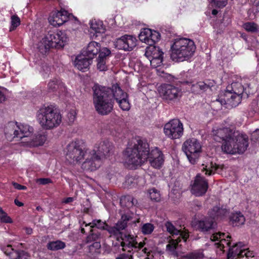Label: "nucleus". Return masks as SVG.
Returning <instances> with one entry per match:
<instances>
[{"label":"nucleus","instance_id":"f257e3e1","mask_svg":"<svg viewBox=\"0 0 259 259\" xmlns=\"http://www.w3.org/2000/svg\"><path fill=\"white\" fill-rule=\"evenodd\" d=\"M214 140L223 142L222 151L227 154H242L248 146V137L235 128L223 127L213 130Z\"/></svg>","mask_w":259,"mask_h":259},{"label":"nucleus","instance_id":"f03ea898","mask_svg":"<svg viewBox=\"0 0 259 259\" xmlns=\"http://www.w3.org/2000/svg\"><path fill=\"white\" fill-rule=\"evenodd\" d=\"M113 149L112 143L108 140L97 144L94 149L90 150L86 160L82 164V168L87 171H94L101 165L103 160Z\"/></svg>","mask_w":259,"mask_h":259},{"label":"nucleus","instance_id":"7ed1b4c3","mask_svg":"<svg viewBox=\"0 0 259 259\" xmlns=\"http://www.w3.org/2000/svg\"><path fill=\"white\" fill-rule=\"evenodd\" d=\"M93 100L96 111L101 115L110 114L113 109L114 100L111 99V92L107 87L95 84L92 88Z\"/></svg>","mask_w":259,"mask_h":259},{"label":"nucleus","instance_id":"20e7f679","mask_svg":"<svg viewBox=\"0 0 259 259\" xmlns=\"http://www.w3.org/2000/svg\"><path fill=\"white\" fill-rule=\"evenodd\" d=\"M37 120L41 128L51 130L58 127L62 122V116L54 105L43 106L37 112Z\"/></svg>","mask_w":259,"mask_h":259},{"label":"nucleus","instance_id":"39448f33","mask_svg":"<svg viewBox=\"0 0 259 259\" xmlns=\"http://www.w3.org/2000/svg\"><path fill=\"white\" fill-rule=\"evenodd\" d=\"M170 49L171 59L179 62L189 60L194 55L196 46L192 40L180 38L175 39Z\"/></svg>","mask_w":259,"mask_h":259},{"label":"nucleus","instance_id":"423d86ee","mask_svg":"<svg viewBox=\"0 0 259 259\" xmlns=\"http://www.w3.org/2000/svg\"><path fill=\"white\" fill-rule=\"evenodd\" d=\"M148 154V144L139 140L133 147L126 149L124 153L125 162L128 165H140L147 160Z\"/></svg>","mask_w":259,"mask_h":259},{"label":"nucleus","instance_id":"0eeeda50","mask_svg":"<svg viewBox=\"0 0 259 259\" xmlns=\"http://www.w3.org/2000/svg\"><path fill=\"white\" fill-rule=\"evenodd\" d=\"M244 92V87L240 83L233 82L231 87H227V90L217 101L221 105H226L227 108L235 107L240 103Z\"/></svg>","mask_w":259,"mask_h":259},{"label":"nucleus","instance_id":"6e6552de","mask_svg":"<svg viewBox=\"0 0 259 259\" xmlns=\"http://www.w3.org/2000/svg\"><path fill=\"white\" fill-rule=\"evenodd\" d=\"M68 40L65 31H50L42 38L38 48L42 53H46L50 48L61 49L64 47Z\"/></svg>","mask_w":259,"mask_h":259},{"label":"nucleus","instance_id":"1a4fd4ad","mask_svg":"<svg viewBox=\"0 0 259 259\" xmlns=\"http://www.w3.org/2000/svg\"><path fill=\"white\" fill-rule=\"evenodd\" d=\"M159 94L163 101L168 104L178 103L183 95L182 89L171 84H164L159 88Z\"/></svg>","mask_w":259,"mask_h":259},{"label":"nucleus","instance_id":"9d476101","mask_svg":"<svg viewBox=\"0 0 259 259\" xmlns=\"http://www.w3.org/2000/svg\"><path fill=\"white\" fill-rule=\"evenodd\" d=\"M182 149L192 164H195L197 161L202 152L201 144L195 138L187 140L183 143Z\"/></svg>","mask_w":259,"mask_h":259},{"label":"nucleus","instance_id":"9b49d317","mask_svg":"<svg viewBox=\"0 0 259 259\" xmlns=\"http://www.w3.org/2000/svg\"><path fill=\"white\" fill-rule=\"evenodd\" d=\"M66 159L70 162H79L85 158L86 160L90 150H84L79 141H72L67 147Z\"/></svg>","mask_w":259,"mask_h":259},{"label":"nucleus","instance_id":"f8f14e48","mask_svg":"<svg viewBox=\"0 0 259 259\" xmlns=\"http://www.w3.org/2000/svg\"><path fill=\"white\" fill-rule=\"evenodd\" d=\"M107 88L111 92V99L116 100L122 110L128 111L130 109L128 95L117 84L113 85L112 88L107 87Z\"/></svg>","mask_w":259,"mask_h":259},{"label":"nucleus","instance_id":"ddd939ff","mask_svg":"<svg viewBox=\"0 0 259 259\" xmlns=\"http://www.w3.org/2000/svg\"><path fill=\"white\" fill-rule=\"evenodd\" d=\"M183 125L178 119H174L166 123L164 127L165 135L171 139L181 138L183 135Z\"/></svg>","mask_w":259,"mask_h":259},{"label":"nucleus","instance_id":"4468645a","mask_svg":"<svg viewBox=\"0 0 259 259\" xmlns=\"http://www.w3.org/2000/svg\"><path fill=\"white\" fill-rule=\"evenodd\" d=\"M226 234L223 233H216L212 234L210 236V239L212 242H215L217 241H219L218 242H215L214 243V246L216 248V252L218 254L222 255L225 252L224 248L225 245L230 248L232 245V240H231V237L227 235L226 237L227 239L225 238H222V237H225Z\"/></svg>","mask_w":259,"mask_h":259},{"label":"nucleus","instance_id":"2eb2a0df","mask_svg":"<svg viewBox=\"0 0 259 259\" xmlns=\"http://www.w3.org/2000/svg\"><path fill=\"white\" fill-rule=\"evenodd\" d=\"M137 45L136 38L131 35L125 34L116 39L114 46L118 50L131 51Z\"/></svg>","mask_w":259,"mask_h":259},{"label":"nucleus","instance_id":"dca6fc26","mask_svg":"<svg viewBox=\"0 0 259 259\" xmlns=\"http://www.w3.org/2000/svg\"><path fill=\"white\" fill-rule=\"evenodd\" d=\"M208 187V185L206 180L198 174L196 176L192 185L191 192L196 196H201L206 193Z\"/></svg>","mask_w":259,"mask_h":259},{"label":"nucleus","instance_id":"f3484780","mask_svg":"<svg viewBox=\"0 0 259 259\" xmlns=\"http://www.w3.org/2000/svg\"><path fill=\"white\" fill-rule=\"evenodd\" d=\"M71 17H73L72 14L68 13L65 10L61 9L60 11L55 12L49 18L50 24L54 26H60L67 22Z\"/></svg>","mask_w":259,"mask_h":259},{"label":"nucleus","instance_id":"a211bd4d","mask_svg":"<svg viewBox=\"0 0 259 259\" xmlns=\"http://www.w3.org/2000/svg\"><path fill=\"white\" fill-rule=\"evenodd\" d=\"M247 253L246 248L243 242H239L233 243V244L229 248L227 253L228 259H234L244 257Z\"/></svg>","mask_w":259,"mask_h":259},{"label":"nucleus","instance_id":"6ab92c4d","mask_svg":"<svg viewBox=\"0 0 259 259\" xmlns=\"http://www.w3.org/2000/svg\"><path fill=\"white\" fill-rule=\"evenodd\" d=\"M4 253L11 259H27V253L23 250L14 249L10 245L4 248Z\"/></svg>","mask_w":259,"mask_h":259},{"label":"nucleus","instance_id":"aec40b11","mask_svg":"<svg viewBox=\"0 0 259 259\" xmlns=\"http://www.w3.org/2000/svg\"><path fill=\"white\" fill-rule=\"evenodd\" d=\"M91 62L92 59L82 53V54L76 57L74 61V64L78 70L84 71L91 64Z\"/></svg>","mask_w":259,"mask_h":259},{"label":"nucleus","instance_id":"412c9836","mask_svg":"<svg viewBox=\"0 0 259 259\" xmlns=\"http://www.w3.org/2000/svg\"><path fill=\"white\" fill-rule=\"evenodd\" d=\"M196 227L201 232H207L213 228L214 221L209 217H205L197 221Z\"/></svg>","mask_w":259,"mask_h":259},{"label":"nucleus","instance_id":"4be33fe9","mask_svg":"<svg viewBox=\"0 0 259 259\" xmlns=\"http://www.w3.org/2000/svg\"><path fill=\"white\" fill-rule=\"evenodd\" d=\"M4 132L6 138L11 141L18 136V124L17 122H9L4 127Z\"/></svg>","mask_w":259,"mask_h":259},{"label":"nucleus","instance_id":"5701e85b","mask_svg":"<svg viewBox=\"0 0 259 259\" xmlns=\"http://www.w3.org/2000/svg\"><path fill=\"white\" fill-rule=\"evenodd\" d=\"M100 45L96 41H91L87 46L85 50L82 52L87 57L92 59L96 56L100 50Z\"/></svg>","mask_w":259,"mask_h":259},{"label":"nucleus","instance_id":"b1692460","mask_svg":"<svg viewBox=\"0 0 259 259\" xmlns=\"http://www.w3.org/2000/svg\"><path fill=\"white\" fill-rule=\"evenodd\" d=\"M184 84H189L191 85V90L193 92L198 93L201 91H205L209 89L210 85L205 82L199 81L195 84H193V81L191 79L189 80H184L182 81Z\"/></svg>","mask_w":259,"mask_h":259},{"label":"nucleus","instance_id":"393cba45","mask_svg":"<svg viewBox=\"0 0 259 259\" xmlns=\"http://www.w3.org/2000/svg\"><path fill=\"white\" fill-rule=\"evenodd\" d=\"M165 227L166 228V230L170 234L174 235H179L184 240V241L186 242L187 238L189 237V234L187 232L182 231L180 230L177 229L173 224L169 222H167L165 223Z\"/></svg>","mask_w":259,"mask_h":259},{"label":"nucleus","instance_id":"a878e982","mask_svg":"<svg viewBox=\"0 0 259 259\" xmlns=\"http://www.w3.org/2000/svg\"><path fill=\"white\" fill-rule=\"evenodd\" d=\"M33 128L27 124L18 125L17 138L22 139L24 137H30L33 133Z\"/></svg>","mask_w":259,"mask_h":259},{"label":"nucleus","instance_id":"bb28decb","mask_svg":"<svg viewBox=\"0 0 259 259\" xmlns=\"http://www.w3.org/2000/svg\"><path fill=\"white\" fill-rule=\"evenodd\" d=\"M120 203L121 207H126L128 209L134 206H137L138 204L137 200L130 195L121 196L120 199Z\"/></svg>","mask_w":259,"mask_h":259},{"label":"nucleus","instance_id":"cd10ccee","mask_svg":"<svg viewBox=\"0 0 259 259\" xmlns=\"http://www.w3.org/2000/svg\"><path fill=\"white\" fill-rule=\"evenodd\" d=\"M132 241H122L120 243L122 247V250L128 253L134 254L138 251V247L137 246V242L133 240V238H131Z\"/></svg>","mask_w":259,"mask_h":259},{"label":"nucleus","instance_id":"c85d7f7f","mask_svg":"<svg viewBox=\"0 0 259 259\" xmlns=\"http://www.w3.org/2000/svg\"><path fill=\"white\" fill-rule=\"evenodd\" d=\"M227 212V211L226 209L220 207L218 206H215L208 211V214L209 217L212 219L214 222L215 219L221 218L225 215Z\"/></svg>","mask_w":259,"mask_h":259},{"label":"nucleus","instance_id":"c756f323","mask_svg":"<svg viewBox=\"0 0 259 259\" xmlns=\"http://www.w3.org/2000/svg\"><path fill=\"white\" fill-rule=\"evenodd\" d=\"M230 222L234 226H239L243 225L245 219L240 212H236L232 213L230 218Z\"/></svg>","mask_w":259,"mask_h":259},{"label":"nucleus","instance_id":"7c9ffc66","mask_svg":"<svg viewBox=\"0 0 259 259\" xmlns=\"http://www.w3.org/2000/svg\"><path fill=\"white\" fill-rule=\"evenodd\" d=\"M143 34H146L147 35L151 36V39H149L148 42V45L149 46L154 45L156 42L158 41L160 39V34L156 31H152L150 29L145 28L144 29Z\"/></svg>","mask_w":259,"mask_h":259},{"label":"nucleus","instance_id":"2f4dec72","mask_svg":"<svg viewBox=\"0 0 259 259\" xmlns=\"http://www.w3.org/2000/svg\"><path fill=\"white\" fill-rule=\"evenodd\" d=\"M146 55L150 56L151 57H159L163 56V53L158 46L153 45L150 46L146 50Z\"/></svg>","mask_w":259,"mask_h":259},{"label":"nucleus","instance_id":"473e14b6","mask_svg":"<svg viewBox=\"0 0 259 259\" xmlns=\"http://www.w3.org/2000/svg\"><path fill=\"white\" fill-rule=\"evenodd\" d=\"M90 28L96 33H102L105 32V29L103 27L102 22L92 20L90 22Z\"/></svg>","mask_w":259,"mask_h":259},{"label":"nucleus","instance_id":"72a5a7b5","mask_svg":"<svg viewBox=\"0 0 259 259\" xmlns=\"http://www.w3.org/2000/svg\"><path fill=\"white\" fill-rule=\"evenodd\" d=\"M66 244L65 242L61 240H56L51 241L48 243L47 248L51 250H58L63 249L65 247Z\"/></svg>","mask_w":259,"mask_h":259},{"label":"nucleus","instance_id":"f704fd0d","mask_svg":"<svg viewBox=\"0 0 259 259\" xmlns=\"http://www.w3.org/2000/svg\"><path fill=\"white\" fill-rule=\"evenodd\" d=\"M131 219V217L129 215L125 214L121 215V220L116 224V226L120 232L126 227L127 222Z\"/></svg>","mask_w":259,"mask_h":259},{"label":"nucleus","instance_id":"c9c22d12","mask_svg":"<svg viewBox=\"0 0 259 259\" xmlns=\"http://www.w3.org/2000/svg\"><path fill=\"white\" fill-rule=\"evenodd\" d=\"M243 28L247 32L257 33L259 31L258 25L253 22H248L243 24Z\"/></svg>","mask_w":259,"mask_h":259},{"label":"nucleus","instance_id":"e433bc0d","mask_svg":"<svg viewBox=\"0 0 259 259\" xmlns=\"http://www.w3.org/2000/svg\"><path fill=\"white\" fill-rule=\"evenodd\" d=\"M202 166H204L203 169L205 171V175L209 176L214 174L217 169L216 164L212 161L206 162V164H203Z\"/></svg>","mask_w":259,"mask_h":259},{"label":"nucleus","instance_id":"4c0bfd02","mask_svg":"<svg viewBox=\"0 0 259 259\" xmlns=\"http://www.w3.org/2000/svg\"><path fill=\"white\" fill-rule=\"evenodd\" d=\"M101 244L100 242L95 241L89 246V253L94 256L100 253Z\"/></svg>","mask_w":259,"mask_h":259},{"label":"nucleus","instance_id":"58836bf2","mask_svg":"<svg viewBox=\"0 0 259 259\" xmlns=\"http://www.w3.org/2000/svg\"><path fill=\"white\" fill-rule=\"evenodd\" d=\"M89 225H91V228L96 227L102 230H105L106 227H108V225L105 222L102 221L101 220H95L92 223L86 224L85 226H88Z\"/></svg>","mask_w":259,"mask_h":259},{"label":"nucleus","instance_id":"ea45409f","mask_svg":"<svg viewBox=\"0 0 259 259\" xmlns=\"http://www.w3.org/2000/svg\"><path fill=\"white\" fill-rule=\"evenodd\" d=\"M154 229V226L151 223L144 224L141 227V231L144 235L151 234Z\"/></svg>","mask_w":259,"mask_h":259},{"label":"nucleus","instance_id":"a19ab883","mask_svg":"<svg viewBox=\"0 0 259 259\" xmlns=\"http://www.w3.org/2000/svg\"><path fill=\"white\" fill-rule=\"evenodd\" d=\"M147 160L149 161V159H158L159 157H163V155L162 152L157 148L152 150L151 152L149 151V154H148Z\"/></svg>","mask_w":259,"mask_h":259},{"label":"nucleus","instance_id":"79ce46f5","mask_svg":"<svg viewBox=\"0 0 259 259\" xmlns=\"http://www.w3.org/2000/svg\"><path fill=\"white\" fill-rule=\"evenodd\" d=\"M90 234L86 238V243H89L92 241H97L100 238V233L96 232L92 229L90 230Z\"/></svg>","mask_w":259,"mask_h":259},{"label":"nucleus","instance_id":"37998d69","mask_svg":"<svg viewBox=\"0 0 259 259\" xmlns=\"http://www.w3.org/2000/svg\"><path fill=\"white\" fill-rule=\"evenodd\" d=\"M181 241V238L178 237L176 239H171L166 245V249L170 252H174L176 249L179 242Z\"/></svg>","mask_w":259,"mask_h":259},{"label":"nucleus","instance_id":"c03bdc74","mask_svg":"<svg viewBox=\"0 0 259 259\" xmlns=\"http://www.w3.org/2000/svg\"><path fill=\"white\" fill-rule=\"evenodd\" d=\"M163 157H159L158 159H149V162L151 166L156 168H160L163 164Z\"/></svg>","mask_w":259,"mask_h":259},{"label":"nucleus","instance_id":"a18cd8bd","mask_svg":"<svg viewBox=\"0 0 259 259\" xmlns=\"http://www.w3.org/2000/svg\"><path fill=\"white\" fill-rule=\"evenodd\" d=\"M151 66L153 68H157L161 66L162 64L163 56H159V57H151L150 60Z\"/></svg>","mask_w":259,"mask_h":259},{"label":"nucleus","instance_id":"49530a36","mask_svg":"<svg viewBox=\"0 0 259 259\" xmlns=\"http://www.w3.org/2000/svg\"><path fill=\"white\" fill-rule=\"evenodd\" d=\"M149 197L151 200L159 201L160 200V195L158 191L155 189H152L149 192Z\"/></svg>","mask_w":259,"mask_h":259},{"label":"nucleus","instance_id":"de8ad7c7","mask_svg":"<svg viewBox=\"0 0 259 259\" xmlns=\"http://www.w3.org/2000/svg\"><path fill=\"white\" fill-rule=\"evenodd\" d=\"M11 27L10 28V31L14 30L20 24V19L17 15H13L11 17Z\"/></svg>","mask_w":259,"mask_h":259},{"label":"nucleus","instance_id":"09e8293b","mask_svg":"<svg viewBox=\"0 0 259 259\" xmlns=\"http://www.w3.org/2000/svg\"><path fill=\"white\" fill-rule=\"evenodd\" d=\"M60 83L59 80L57 79H53L48 83V89L52 92L56 90L59 88Z\"/></svg>","mask_w":259,"mask_h":259},{"label":"nucleus","instance_id":"8fccbe9b","mask_svg":"<svg viewBox=\"0 0 259 259\" xmlns=\"http://www.w3.org/2000/svg\"><path fill=\"white\" fill-rule=\"evenodd\" d=\"M0 219L2 222L6 223H12V219L7 215L2 208L0 207Z\"/></svg>","mask_w":259,"mask_h":259},{"label":"nucleus","instance_id":"3c124183","mask_svg":"<svg viewBox=\"0 0 259 259\" xmlns=\"http://www.w3.org/2000/svg\"><path fill=\"white\" fill-rule=\"evenodd\" d=\"M99 54L98 59L105 60L106 57L110 54L111 52L110 50L107 48H104L100 51H99Z\"/></svg>","mask_w":259,"mask_h":259},{"label":"nucleus","instance_id":"603ef678","mask_svg":"<svg viewBox=\"0 0 259 259\" xmlns=\"http://www.w3.org/2000/svg\"><path fill=\"white\" fill-rule=\"evenodd\" d=\"M185 257L187 259H198L202 256V253L198 252H192L185 255Z\"/></svg>","mask_w":259,"mask_h":259},{"label":"nucleus","instance_id":"864d4df0","mask_svg":"<svg viewBox=\"0 0 259 259\" xmlns=\"http://www.w3.org/2000/svg\"><path fill=\"white\" fill-rule=\"evenodd\" d=\"M216 7L219 8H224L226 6L228 3V0H211Z\"/></svg>","mask_w":259,"mask_h":259},{"label":"nucleus","instance_id":"5fc2aeb1","mask_svg":"<svg viewBox=\"0 0 259 259\" xmlns=\"http://www.w3.org/2000/svg\"><path fill=\"white\" fill-rule=\"evenodd\" d=\"M47 140V137L45 135H38L36 136L35 142L36 145H41Z\"/></svg>","mask_w":259,"mask_h":259},{"label":"nucleus","instance_id":"6e6d98bb","mask_svg":"<svg viewBox=\"0 0 259 259\" xmlns=\"http://www.w3.org/2000/svg\"><path fill=\"white\" fill-rule=\"evenodd\" d=\"M97 68L101 71H105L107 69V66L106 65L105 60H101L100 59H97Z\"/></svg>","mask_w":259,"mask_h":259},{"label":"nucleus","instance_id":"4d7b16f0","mask_svg":"<svg viewBox=\"0 0 259 259\" xmlns=\"http://www.w3.org/2000/svg\"><path fill=\"white\" fill-rule=\"evenodd\" d=\"M105 230H107L110 234L113 235H116L120 233L116 225L113 227H110L108 225V227H106V228H105Z\"/></svg>","mask_w":259,"mask_h":259},{"label":"nucleus","instance_id":"13d9d810","mask_svg":"<svg viewBox=\"0 0 259 259\" xmlns=\"http://www.w3.org/2000/svg\"><path fill=\"white\" fill-rule=\"evenodd\" d=\"M144 29L141 32L140 34L139 35V39L148 45L149 40L151 39V36H148L146 35V34H143Z\"/></svg>","mask_w":259,"mask_h":259},{"label":"nucleus","instance_id":"bf43d9fd","mask_svg":"<svg viewBox=\"0 0 259 259\" xmlns=\"http://www.w3.org/2000/svg\"><path fill=\"white\" fill-rule=\"evenodd\" d=\"M118 257L122 259H134L133 254L128 252L120 254Z\"/></svg>","mask_w":259,"mask_h":259},{"label":"nucleus","instance_id":"052dcab7","mask_svg":"<svg viewBox=\"0 0 259 259\" xmlns=\"http://www.w3.org/2000/svg\"><path fill=\"white\" fill-rule=\"evenodd\" d=\"M37 182L39 183L41 185H46L52 183V181L49 178H40L37 180Z\"/></svg>","mask_w":259,"mask_h":259},{"label":"nucleus","instance_id":"680f3d73","mask_svg":"<svg viewBox=\"0 0 259 259\" xmlns=\"http://www.w3.org/2000/svg\"><path fill=\"white\" fill-rule=\"evenodd\" d=\"M12 185H13L14 187L18 190H26L27 187L25 186H22L18 183H17L16 182H13Z\"/></svg>","mask_w":259,"mask_h":259},{"label":"nucleus","instance_id":"e2e57ef3","mask_svg":"<svg viewBox=\"0 0 259 259\" xmlns=\"http://www.w3.org/2000/svg\"><path fill=\"white\" fill-rule=\"evenodd\" d=\"M67 117L69 119V123H71L74 122L75 119V115L74 112H70L68 113Z\"/></svg>","mask_w":259,"mask_h":259},{"label":"nucleus","instance_id":"0e129e2a","mask_svg":"<svg viewBox=\"0 0 259 259\" xmlns=\"http://www.w3.org/2000/svg\"><path fill=\"white\" fill-rule=\"evenodd\" d=\"M73 201V197H67L63 201V202L64 203H69L72 202Z\"/></svg>","mask_w":259,"mask_h":259},{"label":"nucleus","instance_id":"69168bd1","mask_svg":"<svg viewBox=\"0 0 259 259\" xmlns=\"http://www.w3.org/2000/svg\"><path fill=\"white\" fill-rule=\"evenodd\" d=\"M25 232L28 235H30L32 233L33 230L31 228H25Z\"/></svg>","mask_w":259,"mask_h":259},{"label":"nucleus","instance_id":"338daca9","mask_svg":"<svg viewBox=\"0 0 259 259\" xmlns=\"http://www.w3.org/2000/svg\"><path fill=\"white\" fill-rule=\"evenodd\" d=\"M14 203H15V204L16 205H17V206H23V205H24V204H23V203L22 202H21L19 201L18 200H17V199H15V200H14Z\"/></svg>","mask_w":259,"mask_h":259},{"label":"nucleus","instance_id":"774afa93","mask_svg":"<svg viewBox=\"0 0 259 259\" xmlns=\"http://www.w3.org/2000/svg\"><path fill=\"white\" fill-rule=\"evenodd\" d=\"M134 181V180L133 178H128L126 179L125 183L127 184H131L133 183Z\"/></svg>","mask_w":259,"mask_h":259}]
</instances>
